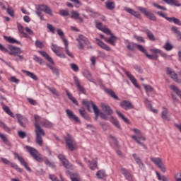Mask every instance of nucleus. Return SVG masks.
Returning a JSON list of instances; mask_svg holds the SVG:
<instances>
[{"label":"nucleus","mask_w":181,"mask_h":181,"mask_svg":"<svg viewBox=\"0 0 181 181\" xmlns=\"http://www.w3.org/2000/svg\"><path fill=\"white\" fill-rule=\"evenodd\" d=\"M34 119L35 121V132L36 135L35 142L37 145H39V146H43V139L42 138V136H45L46 132H45V130L42 129L40 125L37 124V122L40 121V116L37 115H35Z\"/></svg>","instance_id":"nucleus-1"},{"label":"nucleus","mask_w":181,"mask_h":181,"mask_svg":"<svg viewBox=\"0 0 181 181\" xmlns=\"http://www.w3.org/2000/svg\"><path fill=\"white\" fill-rule=\"evenodd\" d=\"M9 50L4 46V45L0 43V50L4 53H8L10 56H18V54H21L22 53V50L21 48L18 47H15L13 45H8Z\"/></svg>","instance_id":"nucleus-2"},{"label":"nucleus","mask_w":181,"mask_h":181,"mask_svg":"<svg viewBox=\"0 0 181 181\" xmlns=\"http://www.w3.org/2000/svg\"><path fill=\"white\" fill-rule=\"evenodd\" d=\"M25 148L36 162H43V157H42V154H40L39 151L30 146H26Z\"/></svg>","instance_id":"nucleus-3"},{"label":"nucleus","mask_w":181,"mask_h":181,"mask_svg":"<svg viewBox=\"0 0 181 181\" xmlns=\"http://www.w3.org/2000/svg\"><path fill=\"white\" fill-rule=\"evenodd\" d=\"M82 104L83 105H86V107L88 111H89V112H91L90 106L92 105V108L93 109V111H94V113L95 115V121H97L98 119V117H100V109H98L97 105H95V104H94V103H93V101H88L86 100H83Z\"/></svg>","instance_id":"nucleus-4"},{"label":"nucleus","mask_w":181,"mask_h":181,"mask_svg":"<svg viewBox=\"0 0 181 181\" xmlns=\"http://www.w3.org/2000/svg\"><path fill=\"white\" fill-rule=\"evenodd\" d=\"M133 131L135 134H136V135L132 136V139L139 144V145H142L144 149H148V147H146L141 142V141H139V139H141L142 141H146V138L142 136V132H141V130L138 129H134Z\"/></svg>","instance_id":"nucleus-5"},{"label":"nucleus","mask_w":181,"mask_h":181,"mask_svg":"<svg viewBox=\"0 0 181 181\" xmlns=\"http://www.w3.org/2000/svg\"><path fill=\"white\" fill-rule=\"evenodd\" d=\"M64 139L69 151H75V149H77V144L76 143V141H74V139L71 136V135L67 134Z\"/></svg>","instance_id":"nucleus-6"},{"label":"nucleus","mask_w":181,"mask_h":181,"mask_svg":"<svg viewBox=\"0 0 181 181\" xmlns=\"http://www.w3.org/2000/svg\"><path fill=\"white\" fill-rule=\"evenodd\" d=\"M139 11L141 12V13H144V16L149 19L150 21H153V22H156V16H155V14L151 13V11H148L146 8H144L141 6L138 7Z\"/></svg>","instance_id":"nucleus-7"},{"label":"nucleus","mask_w":181,"mask_h":181,"mask_svg":"<svg viewBox=\"0 0 181 181\" xmlns=\"http://www.w3.org/2000/svg\"><path fill=\"white\" fill-rule=\"evenodd\" d=\"M138 50L141 52V53H144L145 56L147 57V59H149V60H158L159 56L158 54L151 55L148 54V52L146 49L144 47V46L141 45H136Z\"/></svg>","instance_id":"nucleus-8"},{"label":"nucleus","mask_w":181,"mask_h":181,"mask_svg":"<svg viewBox=\"0 0 181 181\" xmlns=\"http://www.w3.org/2000/svg\"><path fill=\"white\" fill-rule=\"evenodd\" d=\"M156 13L158 15V16H161L162 18H164V19H166V21H168V22H173L175 25H178V26H181V22L179 18H176L175 17H166L165 14L162 13V11H158Z\"/></svg>","instance_id":"nucleus-9"},{"label":"nucleus","mask_w":181,"mask_h":181,"mask_svg":"<svg viewBox=\"0 0 181 181\" xmlns=\"http://www.w3.org/2000/svg\"><path fill=\"white\" fill-rule=\"evenodd\" d=\"M1 162H3V163H4V165H9L11 168H13V169H15V170H17V172H19V173H22V172H23V170L19 168V166L16 163H11L7 158H1Z\"/></svg>","instance_id":"nucleus-10"},{"label":"nucleus","mask_w":181,"mask_h":181,"mask_svg":"<svg viewBox=\"0 0 181 181\" xmlns=\"http://www.w3.org/2000/svg\"><path fill=\"white\" fill-rule=\"evenodd\" d=\"M166 74L170 77L175 83H178V84H180L181 80L178 79L177 78V74L175 72V71L172 70V69L167 67L166 68Z\"/></svg>","instance_id":"nucleus-11"},{"label":"nucleus","mask_w":181,"mask_h":181,"mask_svg":"<svg viewBox=\"0 0 181 181\" xmlns=\"http://www.w3.org/2000/svg\"><path fill=\"white\" fill-rule=\"evenodd\" d=\"M36 11H42V12L49 15V16H53V11L46 4L38 5L37 7H36Z\"/></svg>","instance_id":"nucleus-12"},{"label":"nucleus","mask_w":181,"mask_h":181,"mask_svg":"<svg viewBox=\"0 0 181 181\" xmlns=\"http://www.w3.org/2000/svg\"><path fill=\"white\" fill-rule=\"evenodd\" d=\"M119 106L125 110V111H128V110H134V108H135V106H134L132 103L128 100H122L120 102Z\"/></svg>","instance_id":"nucleus-13"},{"label":"nucleus","mask_w":181,"mask_h":181,"mask_svg":"<svg viewBox=\"0 0 181 181\" xmlns=\"http://www.w3.org/2000/svg\"><path fill=\"white\" fill-rule=\"evenodd\" d=\"M15 158H17L18 160H19L21 165L22 166H24V168L28 170V172H32V169L30 168L29 165H28V163L25 161V158L23 157H21L18 153H14Z\"/></svg>","instance_id":"nucleus-14"},{"label":"nucleus","mask_w":181,"mask_h":181,"mask_svg":"<svg viewBox=\"0 0 181 181\" xmlns=\"http://www.w3.org/2000/svg\"><path fill=\"white\" fill-rule=\"evenodd\" d=\"M120 172L122 175H123L128 181H133L134 180V175H131V173L129 170H128L126 168H124V167H120Z\"/></svg>","instance_id":"nucleus-15"},{"label":"nucleus","mask_w":181,"mask_h":181,"mask_svg":"<svg viewBox=\"0 0 181 181\" xmlns=\"http://www.w3.org/2000/svg\"><path fill=\"white\" fill-rule=\"evenodd\" d=\"M58 158L59 160H61L63 166L66 168V169H71L72 166L69 163V160L66 159V156L63 154H59L58 155Z\"/></svg>","instance_id":"nucleus-16"},{"label":"nucleus","mask_w":181,"mask_h":181,"mask_svg":"<svg viewBox=\"0 0 181 181\" xmlns=\"http://www.w3.org/2000/svg\"><path fill=\"white\" fill-rule=\"evenodd\" d=\"M66 113L68 118H69L71 121H74L75 122H78V124H80V119H78V117L76 116V115L73 114V112L71 110H70L69 109H66Z\"/></svg>","instance_id":"nucleus-17"},{"label":"nucleus","mask_w":181,"mask_h":181,"mask_svg":"<svg viewBox=\"0 0 181 181\" xmlns=\"http://www.w3.org/2000/svg\"><path fill=\"white\" fill-rule=\"evenodd\" d=\"M104 91H105V93H106V94H107V95L111 97V98H112L113 100H116V101H119V100H120L119 98L115 92L114 90H112V89L105 88Z\"/></svg>","instance_id":"nucleus-18"},{"label":"nucleus","mask_w":181,"mask_h":181,"mask_svg":"<svg viewBox=\"0 0 181 181\" xmlns=\"http://www.w3.org/2000/svg\"><path fill=\"white\" fill-rule=\"evenodd\" d=\"M100 105L103 111L106 114V115H112L113 111L110 105L105 103H101Z\"/></svg>","instance_id":"nucleus-19"},{"label":"nucleus","mask_w":181,"mask_h":181,"mask_svg":"<svg viewBox=\"0 0 181 181\" xmlns=\"http://www.w3.org/2000/svg\"><path fill=\"white\" fill-rule=\"evenodd\" d=\"M16 118L21 127H23V128H26V124H25V122L28 121V119L20 114L16 115Z\"/></svg>","instance_id":"nucleus-20"},{"label":"nucleus","mask_w":181,"mask_h":181,"mask_svg":"<svg viewBox=\"0 0 181 181\" xmlns=\"http://www.w3.org/2000/svg\"><path fill=\"white\" fill-rule=\"evenodd\" d=\"M95 40L97 42L98 46L101 47V49H103L104 50H106V52H111V47L110 46L107 45L104 42L101 41V40L98 38H95Z\"/></svg>","instance_id":"nucleus-21"},{"label":"nucleus","mask_w":181,"mask_h":181,"mask_svg":"<svg viewBox=\"0 0 181 181\" xmlns=\"http://www.w3.org/2000/svg\"><path fill=\"white\" fill-rule=\"evenodd\" d=\"M74 81H75V84L81 93L82 94H86V88L83 87V86H81L80 81L78 80V78L77 76H74Z\"/></svg>","instance_id":"nucleus-22"},{"label":"nucleus","mask_w":181,"mask_h":181,"mask_svg":"<svg viewBox=\"0 0 181 181\" xmlns=\"http://www.w3.org/2000/svg\"><path fill=\"white\" fill-rule=\"evenodd\" d=\"M39 53L40 54H41V56H43L45 59H46V60L49 62L51 64H54V62L53 61V59H52V57L49 56V54H47V52L45 51H39Z\"/></svg>","instance_id":"nucleus-23"},{"label":"nucleus","mask_w":181,"mask_h":181,"mask_svg":"<svg viewBox=\"0 0 181 181\" xmlns=\"http://www.w3.org/2000/svg\"><path fill=\"white\" fill-rule=\"evenodd\" d=\"M84 160H86V163H90L89 168L91 169V170H95L97 168H98L97 160H93V163H90V160H87L86 158H84Z\"/></svg>","instance_id":"nucleus-24"},{"label":"nucleus","mask_w":181,"mask_h":181,"mask_svg":"<svg viewBox=\"0 0 181 181\" xmlns=\"http://www.w3.org/2000/svg\"><path fill=\"white\" fill-rule=\"evenodd\" d=\"M79 114L81 115V117H83V118H84V119H86L87 121H90V119H91V117H90V116L87 114L84 110V107L79 109Z\"/></svg>","instance_id":"nucleus-25"},{"label":"nucleus","mask_w":181,"mask_h":181,"mask_svg":"<svg viewBox=\"0 0 181 181\" xmlns=\"http://www.w3.org/2000/svg\"><path fill=\"white\" fill-rule=\"evenodd\" d=\"M23 73H25L28 77H30L33 80H35V81H37L39 80V78H37V76H36L35 74L29 71H25V70H22Z\"/></svg>","instance_id":"nucleus-26"},{"label":"nucleus","mask_w":181,"mask_h":181,"mask_svg":"<svg viewBox=\"0 0 181 181\" xmlns=\"http://www.w3.org/2000/svg\"><path fill=\"white\" fill-rule=\"evenodd\" d=\"M83 76L90 81V83H94V78H93V76L91 75V73L88 70H86L83 71Z\"/></svg>","instance_id":"nucleus-27"},{"label":"nucleus","mask_w":181,"mask_h":181,"mask_svg":"<svg viewBox=\"0 0 181 181\" xmlns=\"http://www.w3.org/2000/svg\"><path fill=\"white\" fill-rule=\"evenodd\" d=\"M144 33L147 35L149 40H151L152 42H155V40H156V38L155 37V35H153V33H152V31L146 29L144 30Z\"/></svg>","instance_id":"nucleus-28"},{"label":"nucleus","mask_w":181,"mask_h":181,"mask_svg":"<svg viewBox=\"0 0 181 181\" xmlns=\"http://www.w3.org/2000/svg\"><path fill=\"white\" fill-rule=\"evenodd\" d=\"M105 8L108 9V11H114L115 9V2L107 1L105 3Z\"/></svg>","instance_id":"nucleus-29"},{"label":"nucleus","mask_w":181,"mask_h":181,"mask_svg":"<svg viewBox=\"0 0 181 181\" xmlns=\"http://www.w3.org/2000/svg\"><path fill=\"white\" fill-rule=\"evenodd\" d=\"M96 177L98 179H104V177H107V173H105V170H100L96 173Z\"/></svg>","instance_id":"nucleus-30"},{"label":"nucleus","mask_w":181,"mask_h":181,"mask_svg":"<svg viewBox=\"0 0 181 181\" xmlns=\"http://www.w3.org/2000/svg\"><path fill=\"white\" fill-rule=\"evenodd\" d=\"M163 2L168 4V5H174L175 6H181L179 0H163Z\"/></svg>","instance_id":"nucleus-31"},{"label":"nucleus","mask_w":181,"mask_h":181,"mask_svg":"<svg viewBox=\"0 0 181 181\" xmlns=\"http://www.w3.org/2000/svg\"><path fill=\"white\" fill-rule=\"evenodd\" d=\"M57 35H59V36L63 40L64 44H65L66 42V43L69 42V41H67V39H66V36L64 35V33L63 32V30H62V29H57Z\"/></svg>","instance_id":"nucleus-32"},{"label":"nucleus","mask_w":181,"mask_h":181,"mask_svg":"<svg viewBox=\"0 0 181 181\" xmlns=\"http://www.w3.org/2000/svg\"><path fill=\"white\" fill-rule=\"evenodd\" d=\"M4 39H5L8 43H16L17 45H21V42L15 40L12 37H8L6 35H4Z\"/></svg>","instance_id":"nucleus-33"},{"label":"nucleus","mask_w":181,"mask_h":181,"mask_svg":"<svg viewBox=\"0 0 181 181\" xmlns=\"http://www.w3.org/2000/svg\"><path fill=\"white\" fill-rule=\"evenodd\" d=\"M150 160L154 163V165H156V166L159 165L160 163H162V162H163L162 160V158H155V157H151L150 158Z\"/></svg>","instance_id":"nucleus-34"},{"label":"nucleus","mask_w":181,"mask_h":181,"mask_svg":"<svg viewBox=\"0 0 181 181\" xmlns=\"http://www.w3.org/2000/svg\"><path fill=\"white\" fill-rule=\"evenodd\" d=\"M116 114L118 115V117H119V118H121V119H122V121H124V122H125L126 124H131L129 119L126 117L125 115L121 113V112L117 111Z\"/></svg>","instance_id":"nucleus-35"},{"label":"nucleus","mask_w":181,"mask_h":181,"mask_svg":"<svg viewBox=\"0 0 181 181\" xmlns=\"http://www.w3.org/2000/svg\"><path fill=\"white\" fill-rule=\"evenodd\" d=\"M1 104L3 105L4 111H5V112H6V114H8V115H10V117H11L12 118H15V116H13V113L12 112V111H11L9 107L4 105V103H1Z\"/></svg>","instance_id":"nucleus-36"},{"label":"nucleus","mask_w":181,"mask_h":181,"mask_svg":"<svg viewBox=\"0 0 181 181\" xmlns=\"http://www.w3.org/2000/svg\"><path fill=\"white\" fill-rule=\"evenodd\" d=\"M171 30L175 33V35H177V37H178V39L181 40V32L180 30H179V29H177V27L172 26Z\"/></svg>","instance_id":"nucleus-37"},{"label":"nucleus","mask_w":181,"mask_h":181,"mask_svg":"<svg viewBox=\"0 0 181 181\" xmlns=\"http://www.w3.org/2000/svg\"><path fill=\"white\" fill-rule=\"evenodd\" d=\"M170 88V90H173V91H174V93H175V94H177V95H178V97H180V98L181 99V90L178 89L176 86L171 85Z\"/></svg>","instance_id":"nucleus-38"},{"label":"nucleus","mask_w":181,"mask_h":181,"mask_svg":"<svg viewBox=\"0 0 181 181\" xmlns=\"http://www.w3.org/2000/svg\"><path fill=\"white\" fill-rule=\"evenodd\" d=\"M110 122H112L115 127L118 128V129H121V124H119V122L112 116L111 117Z\"/></svg>","instance_id":"nucleus-39"},{"label":"nucleus","mask_w":181,"mask_h":181,"mask_svg":"<svg viewBox=\"0 0 181 181\" xmlns=\"http://www.w3.org/2000/svg\"><path fill=\"white\" fill-rule=\"evenodd\" d=\"M65 46V53H66L67 56H69L71 59H74V55L69 50V42H65L64 44Z\"/></svg>","instance_id":"nucleus-40"},{"label":"nucleus","mask_w":181,"mask_h":181,"mask_svg":"<svg viewBox=\"0 0 181 181\" xmlns=\"http://www.w3.org/2000/svg\"><path fill=\"white\" fill-rule=\"evenodd\" d=\"M133 158H134V160H136V163H138L139 166H143V168H144V163H142L141 158H139L136 153L133 154Z\"/></svg>","instance_id":"nucleus-41"},{"label":"nucleus","mask_w":181,"mask_h":181,"mask_svg":"<svg viewBox=\"0 0 181 181\" xmlns=\"http://www.w3.org/2000/svg\"><path fill=\"white\" fill-rule=\"evenodd\" d=\"M41 125L45 127V128H52V127H53V123L49 122L48 120H45L41 122Z\"/></svg>","instance_id":"nucleus-42"},{"label":"nucleus","mask_w":181,"mask_h":181,"mask_svg":"<svg viewBox=\"0 0 181 181\" xmlns=\"http://www.w3.org/2000/svg\"><path fill=\"white\" fill-rule=\"evenodd\" d=\"M110 37L109 38L108 43L112 45V46H115V42H117V37L113 34L110 35Z\"/></svg>","instance_id":"nucleus-43"},{"label":"nucleus","mask_w":181,"mask_h":181,"mask_svg":"<svg viewBox=\"0 0 181 181\" xmlns=\"http://www.w3.org/2000/svg\"><path fill=\"white\" fill-rule=\"evenodd\" d=\"M80 40V42H83L85 43V45H89L90 42L88 41V39H87V37H86L84 35H78V38H77Z\"/></svg>","instance_id":"nucleus-44"},{"label":"nucleus","mask_w":181,"mask_h":181,"mask_svg":"<svg viewBox=\"0 0 181 181\" xmlns=\"http://www.w3.org/2000/svg\"><path fill=\"white\" fill-rule=\"evenodd\" d=\"M47 29H49V32L52 33V35H54L56 33V28H54V26H53V25L47 23Z\"/></svg>","instance_id":"nucleus-45"},{"label":"nucleus","mask_w":181,"mask_h":181,"mask_svg":"<svg viewBox=\"0 0 181 181\" xmlns=\"http://www.w3.org/2000/svg\"><path fill=\"white\" fill-rule=\"evenodd\" d=\"M161 118H163V119H167V121H170V119L168 116V110L165 109L161 112Z\"/></svg>","instance_id":"nucleus-46"},{"label":"nucleus","mask_w":181,"mask_h":181,"mask_svg":"<svg viewBox=\"0 0 181 181\" xmlns=\"http://www.w3.org/2000/svg\"><path fill=\"white\" fill-rule=\"evenodd\" d=\"M165 50H166L167 52H169L170 50H172V49H173V46L171 45L170 42H169V41H167L166 43L165 44V45L163 46Z\"/></svg>","instance_id":"nucleus-47"},{"label":"nucleus","mask_w":181,"mask_h":181,"mask_svg":"<svg viewBox=\"0 0 181 181\" xmlns=\"http://www.w3.org/2000/svg\"><path fill=\"white\" fill-rule=\"evenodd\" d=\"M49 69L52 70V73L57 76V77H59L60 76V72L59 71V69L57 68L53 67L52 66H49Z\"/></svg>","instance_id":"nucleus-48"},{"label":"nucleus","mask_w":181,"mask_h":181,"mask_svg":"<svg viewBox=\"0 0 181 181\" xmlns=\"http://www.w3.org/2000/svg\"><path fill=\"white\" fill-rule=\"evenodd\" d=\"M70 179L71 181H80V176L78 174H71Z\"/></svg>","instance_id":"nucleus-49"},{"label":"nucleus","mask_w":181,"mask_h":181,"mask_svg":"<svg viewBox=\"0 0 181 181\" xmlns=\"http://www.w3.org/2000/svg\"><path fill=\"white\" fill-rule=\"evenodd\" d=\"M80 16V13L76 11H72L71 12V18L72 19H78V17Z\"/></svg>","instance_id":"nucleus-50"},{"label":"nucleus","mask_w":181,"mask_h":181,"mask_svg":"<svg viewBox=\"0 0 181 181\" xmlns=\"http://www.w3.org/2000/svg\"><path fill=\"white\" fill-rule=\"evenodd\" d=\"M18 135L19 138H21V139H25V138H26V136H28V134H26V132H23V131H18Z\"/></svg>","instance_id":"nucleus-51"},{"label":"nucleus","mask_w":181,"mask_h":181,"mask_svg":"<svg viewBox=\"0 0 181 181\" xmlns=\"http://www.w3.org/2000/svg\"><path fill=\"white\" fill-rule=\"evenodd\" d=\"M157 168L163 172V173H165L166 172V167H165V164H163V161L160 163L159 165H157Z\"/></svg>","instance_id":"nucleus-52"},{"label":"nucleus","mask_w":181,"mask_h":181,"mask_svg":"<svg viewBox=\"0 0 181 181\" xmlns=\"http://www.w3.org/2000/svg\"><path fill=\"white\" fill-rule=\"evenodd\" d=\"M35 46L38 47V49H43V47H45V45L40 40L35 41Z\"/></svg>","instance_id":"nucleus-53"},{"label":"nucleus","mask_w":181,"mask_h":181,"mask_svg":"<svg viewBox=\"0 0 181 181\" xmlns=\"http://www.w3.org/2000/svg\"><path fill=\"white\" fill-rule=\"evenodd\" d=\"M144 88L146 93H152L153 91V88L151 85H144Z\"/></svg>","instance_id":"nucleus-54"},{"label":"nucleus","mask_w":181,"mask_h":181,"mask_svg":"<svg viewBox=\"0 0 181 181\" xmlns=\"http://www.w3.org/2000/svg\"><path fill=\"white\" fill-rule=\"evenodd\" d=\"M46 88H47V90H49V91H50V93H52V94H53L54 95H59V93H57V90H56V88H50L49 86H47Z\"/></svg>","instance_id":"nucleus-55"},{"label":"nucleus","mask_w":181,"mask_h":181,"mask_svg":"<svg viewBox=\"0 0 181 181\" xmlns=\"http://www.w3.org/2000/svg\"><path fill=\"white\" fill-rule=\"evenodd\" d=\"M52 50L55 53V54L57 56L60 53V50L57 49V46H56L54 44H52Z\"/></svg>","instance_id":"nucleus-56"},{"label":"nucleus","mask_w":181,"mask_h":181,"mask_svg":"<svg viewBox=\"0 0 181 181\" xmlns=\"http://www.w3.org/2000/svg\"><path fill=\"white\" fill-rule=\"evenodd\" d=\"M45 165H47V166H49V168H55L56 167V165H54V163H52L50 162V160L46 159L45 160Z\"/></svg>","instance_id":"nucleus-57"},{"label":"nucleus","mask_w":181,"mask_h":181,"mask_svg":"<svg viewBox=\"0 0 181 181\" xmlns=\"http://www.w3.org/2000/svg\"><path fill=\"white\" fill-rule=\"evenodd\" d=\"M59 15H61V16H69L70 13H69V10H60Z\"/></svg>","instance_id":"nucleus-58"},{"label":"nucleus","mask_w":181,"mask_h":181,"mask_svg":"<svg viewBox=\"0 0 181 181\" xmlns=\"http://www.w3.org/2000/svg\"><path fill=\"white\" fill-rule=\"evenodd\" d=\"M33 60L36 62V63H40V64H42L43 59L36 55H34Z\"/></svg>","instance_id":"nucleus-59"},{"label":"nucleus","mask_w":181,"mask_h":181,"mask_svg":"<svg viewBox=\"0 0 181 181\" xmlns=\"http://www.w3.org/2000/svg\"><path fill=\"white\" fill-rule=\"evenodd\" d=\"M0 127L3 128V129H4V131H6V132H9L10 131L7 125L5 124V123H4L3 122H0Z\"/></svg>","instance_id":"nucleus-60"},{"label":"nucleus","mask_w":181,"mask_h":181,"mask_svg":"<svg viewBox=\"0 0 181 181\" xmlns=\"http://www.w3.org/2000/svg\"><path fill=\"white\" fill-rule=\"evenodd\" d=\"M17 28L20 33H23L25 31V28H23V25L21 23H17Z\"/></svg>","instance_id":"nucleus-61"},{"label":"nucleus","mask_w":181,"mask_h":181,"mask_svg":"<svg viewBox=\"0 0 181 181\" xmlns=\"http://www.w3.org/2000/svg\"><path fill=\"white\" fill-rule=\"evenodd\" d=\"M69 1H71V2H74V4H75L76 8H80V6H81V5H83V4H81L80 2V1H78V0H69Z\"/></svg>","instance_id":"nucleus-62"},{"label":"nucleus","mask_w":181,"mask_h":181,"mask_svg":"<svg viewBox=\"0 0 181 181\" xmlns=\"http://www.w3.org/2000/svg\"><path fill=\"white\" fill-rule=\"evenodd\" d=\"M71 66V69H72V70H74V71H78V66H77V64L73 63L70 64Z\"/></svg>","instance_id":"nucleus-63"},{"label":"nucleus","mask_w":181,"mask_h":181,"mask_svg":"<svg viewBox=\"0 0 181 181\" xmlns=\"http://www.w3.org/2000/svg\"><path fill=\"white\" fill-rule=\"evenodd\" d=\"M175 179L176 181H181V173H177L175 175Z\"/></svg>","instance_id":"nucleus-64"}]
</instances>
